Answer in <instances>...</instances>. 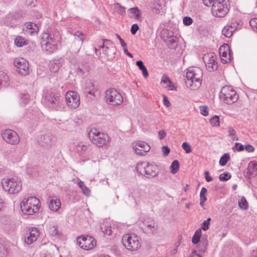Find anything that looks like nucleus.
I'll list each match as a JSON object with an SVG mask.
<instances>
[{
  "mask_svg": "<svg viewBox=\"0 0 257 257\" xmlns=\"http://www.w3.org/2000/svg\"><path fill=\"white\" fill-rule=\"evenodd\" d=\"M164 7L165 2L164 0H156L153 8V12L156 14H159L163 11Z\"/></svg>",
  "mask_w": 257,
  "mask_h": 257,
  "instance_id": "cd10ccee",
  "label": "nucleus"
},
{
  "mask_svg": "<svg viewBox=\"0 0 257 257\" xmlns=\"http://www.w3.org/2000/svg\"><path fill=\"white\" fill-rule=\"evenodd\" d=\"M1 135L4 140L11 145H17L20 142V138L14 131L7 129L2 132Z\"/></svg>",
  "mask_w": 257,
  "mask_h": 257,
  "instance_id": "2eb2a0df",
  "label": "nucleus"
},
{
  "mask_svg": "<svg viewBox=\"0 0 257 257\" xmlns=\"http://www.w3.org/2000/svg\"><path fill=\"white\" fill-rule=\"evenodd\" d=\"M25 26V28L24 30L31 35L36 34L38 32V27L37 25L34 23H26Z\"/></svg>",
  "mask_w": 257,
  "mask_h": 257,
  "instance_id": "bb28decb",
  "label": "nucleus"
},
{
  "mask_svg": "<svg viewBox=\"0 0 257 257\" xmlns=\"http://www.w3.org/2000/svg\"><path fill=\"white\" fill-rule=\"evenodd\" d=\"M39 142L42 146L49 145L51 143V137L48 135H44L41 136Z\"/></svg>",
  "mask_w": 257,
  "mask_h": 257,
  "instance_id": "72a5a7b5",
  "label": "nucleus"
},
{
  "mask_svg": "<svg viewBox=\"0 0 257 257\" xmlns=\"http://www.w3.org/2000/svg\"><path fill=\"white\" fill-rule=\"evenodd\" d=\"M227 26H229V28L232 30L233 32L237 29L239 26V24L236 23L230 22L227 25Z\"/></svg>",
  "mask_w": 257,
  "mask_h": 257,
  "instance_id": "13d9d810",
  "label": "nucleus"
},
{
  "mask_svg": "<svg viewBox=\"0 0 257 257\" xmlns=\"http://www.w3.org/2000/svg\"><path fill=\"white\" fill-rule=\"evenodd\" d=\"M244 149L247 152L250 153L254 151L253 147L250 145H247L244 146Z\"/></svg>",
  "mask_w": 257,
  "mask_h": 257,
  "instance_id": "69168bd1",
  "label": "nucleus"
},
{
  "mask_svg": "<svg viewBox=\"0 0 257 257\" xmlns=\"http://www.w3.org/2000/svg\"><path fill=\"white\" fill-rule=\"evenodd\" d=\"M228 136L231 137L233 140H235L236 136V131L231 126L228 127Z\"/></svg>",
  "mask_w": 257,
  "mask_h": 257,
  "instance_id": "864d4df0",
  "label": "nucleus"
},
{
  "mask_svg": "<svg viewBox=\"0 0 257 257\" xmlns=\"http://www.w3.org/2000/svg\"><path fill=\"white\" fill-rule=\"evenodd\" d=\"M210 122L213 126H218L219 125V116L215 115L212 117Z\"/></svg>",
  "mask_w": 257,
  "mask_h": 257,
  "instance_id": "de8ad7c7",
  "label": "nucleus"
},
{
  "mask_svg": "<svg viewBox=\"0 0 257 257\" xmlns=\"http://www.w3.org/2000/svg\"><path fill=\"white\" fill-rule=\"evenodd\" d=\"M203 59L205 64L206 68L208 71H214L217 69L218 65L216 62V56L214 54H206L203 56Z\"/></svg>",
  "mask_w": 257,
  "mask_h": 257,
  "instance_id": "f3484780",
  "label": "nucleus"
},
{
  "mask_svg": "<svg viewBox=\"0 0 257 257\" xmlns=\"http://www.w3.org/2000/svg\"><path fill=\"white\" fill-rule=\"evenodd\" d=\"M219 0H203L204 4L207 7H212L216 1Z\"/></svg>",
  "mask_w": 257,
  "mask_h": 257,
  "instance_id": "4d7b16f0",
  "label": "nucleus"
},
{
  "mask_svg": "<svg viewBox=\"0 0 257 257\" xmlns=\"http://www.w3.org/2000/svg\"><path fill=\"white\" fill-rule=\"evenodd\" d=\"M151 149L149 145L144 142L139 141L133 147L135 153L140 156H145Z\"/></svg>",
  "mask_w": 257,
  "mask_h": 257,
  "instance_id": "412c9836",
  "label": "nucleus"
},
{
  "mask_svg": "<svg viewBox=\"0 0 257 257\" xmlns=\"http://www.w3.org/2000/svg\"><path fill=\"white\" fill-rule=\"evenodd\" d=\"M101 45L98 46L102 49V54L107 60H111L115 57L116 48L113 43L108 39H103L101 41Z\"/></svg>",
  "mask_w": 257,
  "mask_h": 257,
  "instance_id": "9d476101",
  "label": "nucleus"
},
{
  "mask_svg": "<svg viewBox=\"0 0 257 257\" xmlns=\"http://www.w3.org/2000/svg\"><path fill=\"white\" fill-rule=\"evenodd\" d=\"M8 76L3 72H0V86L7 87L9 85Z\"/></svg>",
  "mask_w": 257,
  "mask_h": 257,
  "instance_id": "2f4dec72",
  "label": "nucleus"
},
{
  "mask_svg": "<svg viewBox=\"0 0 257 257\" xmlns=\"http://www.w3.org/2000/svg\"><path fill=\"white\" fill-rule=\"evenodd\" d=\"M141 228L144 233L152 234L157 230V225L154 220H147L142 222Z\"/></svg>",
  "mask_w": 257,
  "mask_h": 257,
  "instance_id": "6ab92c4d",
  "label": "nucleus"
},
{
  "mask_svg": "<svg viewBox=\"0 0 257 257\" xmlns=\"http://www.w3.org/2000/svg\"><path fill=\"white\" fill-rule=\"evenodd\" d=\"M137 66L142 71L143 75L145 78L148 76L149 74L147 68L144 65L143 62L142 60H139L136 62Z\"/></svg>",
  "mask_w": 257,
  "mask_h": 257,
  "instance_id": "c9c22d12",
  "label": "nucleus"
},
{
  "mask_svg": "<svg viewBox=\"0 0 257 257\" xmlns=\"http://www.w3.org/2000/svg\"><path fill=\"white\" fill-rule=\"evenodd\" d=\"M100 229L105 235H109L111 233V227L108 224H102L100 225Z\"/></svg>",
  "mask_w": 257,
  "mask_h": 257,
  "instance_id": "e433bc0d",
  "label": "nucleus"
},
{
  "mask_svg": "<svg viewBox=\"0 0 257 257\" xmlns=\"http://www.w3.org/2000/svg\"><path fill=\"white\" fill-rule=\"evenodd\" d=\"M7 254L6 247L0 242V257H5Z\"/></svg>",
  "mask_w": 257,
  "mask_h": 257,
  "instance_id": "603ef678",
  "label": "nucleus"
},
{
  "mask_svg": "<svg viewBox=\"0 0 257 257\" xmlns=\"http://www.w3.org/2000/svg\"><path fill=\"white\" fill-rule=\"evenodd\" d=\"M199 243L197 246L199 252L205 253L207 250L208 245L207 235H203L201 237L200 242Z\"/></svg>",
  "mask_w": 257,
  "mask_h": 257,
  "instance_id": "a878e982",
  "label": "nucleus"
},
{
  "mask_svg": "<svg viewBox=\"0 0 257 257\" xmlns=\"http://www.w3.org/2000/svg\"><path fill=\"white\" fill-rule=\"evenodd\" d=\"M137 169L141 174L145 173L147 178L154 177L157 175V167L149 162H140L137 165Z\"/></svg>",
  "mask_w": 257,
  "mask_h": 257,
  "instance_id": "9b49d317",
  "label": "nucleus"
},
{
  "mask_svg": "<svg viewBox=\"0 0 257 257\" xmlns=\"http://www.w3.org/2000/svg\"><path fill=\"white\" fill-rule=\"evenodd\" d=\"M14 44L18 47H22L28 44V41L21 36H17L14 40Z\"/></svg>",
  "mask_w": 257,
  "mask_h": 257,
  "instance_id": "7c9ffc66",
  "label": "nucleus"
},
{
  "mask_svg": "<svg viewBox=\"0 0 257 257\" xmlns=\"http://www.w3.org/2000/svg\"><path fill=\"white\" fill-rule=\"evenodd\" d=\"M202 235V230L201 228L197 229L193 235L192 239V242L193 244H197L200 242Z\"/></svg>",
  "mask_w": 257,
  "mask_h": 257,
  "instance_id": "473e14b6",
  "label": "nucleus"
},
{
  "mask_svg": "<svg viewBox=\"0 0 257 257\" xmlns=\"http://www.w3.org/2000/svg\"><path fill=\"white\" fill-rule=\"evenodd\" d=\"M39 235V231L37 228H29L25 234V242L28 244H31L37 239Z\"/></svg>",
  "mask_w": 257,
  "mask_h": 257,
  "instance_id": "aec40b11",
  "label": "nucleus"
},
{
  "mask_svg": "<svg viewBox=\"0 0 257 257\" xmlns=\"http://www.w3.org/2000/svg\"><path fill=\"white\" fill-rule=\"evenodd\" d=\"M227 0H219L213 5L211 8L212 14L217 17H224L228 12Z\"/></svg>",
  "mask_w": 257,
  "mask_h": 257,
  "instance_id": "f8f14e48",
  "label": "nucleus"
},
{
  "mask_svg": "<svg viewBox=\"0 0 257 257\" xmlns=\"http://www.w3.org/2000/svg\"><path fill=\"white\" fill-rule=\"evenodd\" d=\"M179 167L180 164L179 163V162H172L171 165L170 167V172L172 174H175L177 173V172L178 171Z\"/></svg>",
  "mask_w": 257,
  "mask_h": 257,
  "instance_id": "a19ab883",
  "label": "nucleus"
},
{
  "mask_svg": "<svg viewBox=\"0 0 257 257\" xmlns=\"http://www.w3.org/2000/svg\"><path fill=\"white\" fill-rule=\"evenodd\" d=\"M158 136L159 139L162 140L166 136V133L164 130H161L158 132Z\"/></svg>",
  "mask_w": 257,
  "mask_h": 257,
  "instance_id": "774afa93",
  "label": "nucleus"
},
{
  "mask_svg": "<svg viewBox=\"0 0 257 257\" xmlns=\"http://www.w3.org/2000/svg\"><path fill=\"white\" fill-rule=\"evenodd\" d=\"M21 103L24 105L27 104L30 100L29 95L27 93H23L20 96Z\"/></svg>",
  "mask_w": 257,
  "mask_h": 257,
  "instance_id": "c03bdc74",
  "label": "nucleus"
},
{
  "mask_svg": "<svg viewBox=\"0 0 257 257\" xmlns=\"http://www.w3.org/2000/svg\"><path fill=\"white\" fill-rule=\"evenodd\" d=\"M238 205L241 209L246 210L248 207V203L244 197H242L239 200Z\"/></svg>",
  "mask_w": 257,
  "mask_h": 257,
  "instance_id": "ea45409f",
  "label": "nucleus"
},
{
  "mask_svg": "<svg viewBox=\"0 0 257 257\" xmlns=\"http://www.w3.org/2000/svg\"><path fill=\"white\" fill-rule=\"evenodd\" d=\"M247 170L252 175H257V162H250L248 165Z\"/></svg>",
  "mask_w": 257,
  "mask_h": 257,
  "instance_id": "f704fd0d",
  "label": "nucleus"
},
{
  "mask_svg": "<svg viewBox=\"0 0 257 257\" xmlns=\"http://www.w3.org/2000/svg\"><path fill=\"white\" fill-rule=\"evenodd\" d=\"M24 15V13L21 10L9 13L5 16L4 23L9 27H14L17 25L18 20L23 18Z\"/></svg>",
  "mask_w": 257,
  "mask_h": 257,
  "instance_id": "dca6fc26",
  "label": "nucleus"
},
{
  "mask_svg": "<svg viewBox=\"0 0 257 257\" xmlns=\"http://www.w3.org/2000/svg\"><path fill=\"white\" fill-rule=\"evenodd\" d=\"M232 149L234 152L238 151H242L244 150V146L239 143H235V146L232 148Z\"/></svg>",
  "mask_w": 257,
  "mask_h": 257,
  "instance_id": "8fccbe9b",
  "label": "nucleus"
},
{
  "mask_svg": "<svg viewBox=\"0 0 257 257\" xmlns=\"http://www.w3.org/2000/svg\"><path fill=\"white\" fill-rule=\"evenodd\" d=\"M2 185L4 189L10 194L17 193L22 189L21 181L17 177L4 178Z\"/></svg>",
  "mask_w": 257,
  "mask_h": 257,
  "instance_id": "0eeeda50",
  "label": "nucleus"
},
{
  "mask_svg": "<svg viewBox=\"0 0 257 257\" xmlns=\"http://www.w3.org/2000/svg\"><path fill=\"white\" fill-rule=\"evenodd\" d=\"M88 137L90 142L99 148L107 146L109 141L108 135L99 130L92 128L88 133Z\"/></svg>",
  "mask_w": 257,
  "mask_h": 257,
  "instance_id": "7ed1b4c3",
  "label": "nucleus"
},
{
  "mask_svg": "<svg viewBox=\"0 0 257 257\" xmlns=\"http://www.w3.org/2000/svg\"><path fill=\"white\" fill-rule=\"evenodd\" d=\"M161 82L165 85L164 86L167 88L168 90H174L175 89V86L167 75H163L162 76Z\"/></svg>",
  "mask_w": 257,
  "mask_h": 257,
  "instance_id": "c756f323",
  "label": "nucleus"
},
{
  "mask_svg": "<svg viewBox=\"0 0 257 257\" xmlns=\"http://www.w3.org/2000/svg\"><path fill=\"white\" fill-rule=\"evenodd\" d=\"M162 151L164 156H167L170 152V149L167 146H163Z\"/></svg>",
  "mask_w": 257,
  "mask_h": 257,
  "instance_id": "338daca9",
  "label": "nucleus"
},
{
  "mask_svg": "<svg viewBox=\"0 0 257 257\" xmlns=\"http://www.w3.org/2000/svg\"><path fill=\"white\" fill-rule=\"evenodd\" d=\"M183 24H184V25L190 26V25H191L192 24L193 20L191 17L186 16V17H184V18L183 19Z\"/></svg>",
  "mask_w": 257,
  "mask_h": 257,
  "instance_id": "5fc2aeb1",
  "label": "nucleus"
},
{
  "mask_svg": "<svg viewBox=\"0 0 257 257\" xmlns=\"http://www.w3.org/2000/svg\"><path fill=\"white\" fill-rule=\"evenodd\" d=\"M40 201L35 197H30L26 201L23 200L21 204V209L23 213L32 215L38 212L40 208Z\"/></svg>",
  "mask_w": 257,
  "mask_h": 257,
  "instance_id": "39448f33",
  "label": "nucleus"
},
{
  "mask_svg": "<svg viewBox=\"0 0 257 257\" xmlns=\"http://www.w3.org/2000/svg\"><path fill=\"white\" fill-rule=\"evenodd\" d=\"M17 68V71L22 75L25 76L29 73V64L28 61L23 58L16 59L14 62Z\"/></svg>",
  "mask_w": 257,
  "mask_h": 257,
  "instance_id": "a211bd4d",
  "label": "nucleus"
},
{
  "mask_svg": "<svg viewBox=\"0 0 257 257\" xmlns=\"http://www.w3.org/2000/svg\"><path fill=\"white\" fill-rule=\"evenodd\" d=\"M210 220V218H208L206 220H204L202 223L201 229H203L204 231L208 229Z\"/></svg>",
  "mask_w": 257,
  "mask_h": 257,
  "instance_id": "09e8293b",
  "label": "nucleus"
},
{
  "mask_svg": "<svg viewBox=\"0 0 257 257\" xmlns=\"http://www.w3.org/2000/svg\"><path fill=\"white\" fill-rule=\"evenodd\" d=\"M78 184L79 187L81 189L83 193L86 196H89L90 194V190L85 185L84 182L82 181H79Z\"/></svg>",
  "mask_w": 257,
  "mask_h": 257,
  "instance_id": "4c0bfd02",
  "label": "nucleus"
},
{
  "mask_svg": "<svg viewBox=\"0 0 257 257\" xmlns=\"http://www.w3.org/2000/svg\"><path fill=\"white\" fill-rule=\"evenodd\" d=\"M49 232L53 236H59L60 234L57 226H53L49 228Z\"/></svg>",
  "mask_w": 257,
  "mask_h": 257,
  "instance_id": "37998d69",
  "label": "nucleus"
},
{
  "mask_svg": "<svg viewBox=\"0 0 257 257\" xmlns=\"http://www.w3.org/2000/svg\"><path fill=\"white\" fill-rule=\"evenodd\" d=\"M121 241L124 247L130 251L137 250L141 246L140 238L133 233L124 234L122 237Z\"/></svg>",
  "mask_w": 257,
  "mask_h": 257,
  "instance_id": "423d86ee",
  "label": "nucleus"
},
{
  "mask_svg": "<svg viewBox=\"0 0 257 257\" xmlns=\"http://www.w3.org/2000/svg\"><path fill=\"white\" fill-rule=\"evenodd\" d=\"M222 33L226 37L230 38L233 33L232 30L229 28V26L226 25L222 30Z\"/></svg>",
  "mask_w": 257,
  "mask_h": 257,
  "instance_id": "79ce46f5",
  "label": "nucleus"
},
{
  "mask_svg": "<svg viewBox=\"0 0 257 257\" xmlns=\"http://www.w3.org/2000/svg\"><path fill=\"white\" fill-rule=\"evenodd\" d=\"M249 24L252 29L254 31L257 32V18L251 19L249 21Z\"/></svg>",
  "mask_w": 257,
  "mask_h": 257,
  "instance_id": "3c124183",
  "label": "nucleus"
},
{
  "mask_svg": "<svg viewBox=\"0 0 257 257\" xmlns=\"http://www.w3.org/2000/svg\"><path fill=\"white\" fill-rule=\"evenodd\" d=\"M97 89L95 87L94 83L91 80H87L85 83V93L94 95Z\"/></svg>",
  "mask_w": 257,
  "mask_h": 257,
  "instance_id": "c85d7f7f",
  "label": "nucleus"
},
{
  "mask_svg": "<svg viewBox=\"0 0 257 257\" xmlns=\"http://www.w3.org/2000/svg\"><path fill=\"white\" fill-rule=\"evenodd\" d=\"M59 37L57 32L51 31L44 32L41 35V47L43 51L48 54L54 53L58 49Z\"/></svg>",
  "mask_w": 257,
  "mask_h": 257,
  "instance_id": "f257e3e1",
  "label": "nucleus"
},
{
  "mask_svg": "<svg viewBox=\"0 0 257 257\" xmlns=\"http://www.w3.org/2000/svg\"><path fill=\"white\" fill-rule=\"evenodd\" d=\"M219 54L223 63H228L231 61V54L227 44L222 46L219 48Z\"/></svg>",
  "mask_w": 257,
  "mask_h": 257,
  "instance_id": "4be33fe9",
  "label": "nucleus"
},
{
  "mask_svg": "<svg viewBox=\"0 0 257 257\" xmlns=\"http://www.w3.org/2000/svg\"><path fill=\"white\" fill-rule=\"evenodd\" d=\"M106 102L112 105H118L123 102L121 94L116 89L112 88L107 89L105 92Z\"/></svg>",
  "mask_w": 257,
  "mask_h": 257,
  "instance_id": "1a4fd4ad",
  "label": "nucleus"
},
{
  "mask_svg": "<svg viewBox=\"0 0 257 257\" xmlns=\"http://www.w3.org/2000/svg\"><path fill=\"white\" fill-rule=\"evenodd\" d=\"M128 16L131 18H133L140 21H142L143 17L142 15L141 11L138 7H134L129 9L127 10Z\"/></svg>",
  "mask_w": 257,
  "mask_h": 257,
  "instance_id": "393cba45",
  "label": "nucleus"
},
{
  "mask_svg": "<svg viewBox=\"0 0 257 257\" xmlns=\"http://www.w3.org/2000/svg\"><path fill=\"white\" fill-rule=\"evenodd\" d=\"M203 76V71L199 67L188 69L186 73V85L192 90H196L200 87Z\"/></svg>",
  "mask_w": 257,
  "mask_h": 257,
  "instance_id": "f03ea898",
  "label": "nucleus"
},
{
  "mask_svg": "<svg viewBox=\"0 0 257 257\" xmlns=\"http://www.w3.org/2000/svg\"><path fill=\"white\" fill-rule=\"evenodd\" d=\"M43 97L45 103L51 105L55 110H62L63 109L59 93L52 91L47 92L44 93Z\"/></svg>",
  "mask_w": 257,
  "mask_h": 257,
  "instance_id": "6e6552de",
  "label": "nucleus"
},
{
  "mask_svg": "<svg viewBox=\"0 0 257 257\" xmlns=\"http://www.w3.org/2000/svg\"><path fill=\"white\" fill-rule=\"evenodd\" d=\"M230 159V155L228 153L224 154L222 157H220L219 161H229Z\"/></svg>",
  "mask_w": 257,
  "mask_h": 257,
  "instance_id": "0e129e2a",
  "label": "nucleus"
},
{
  "mask_svg": "<svg viewBox=\"0 0 257 257\" xmlns=\"http://www.w3.org/2000/svg\"><path fill=\"white\" fill-rule=\"evenodd\" d=\"M139 29V26L137 24H133L131 28V32L133 35H135L136 34L137 32L138 31Z\"/></svg>",
  "mask_w": 257,
  "mask_h": 257,
  "instance_id": "680f3d73",
  "label": "nucleus"
},
{
  "mask_svg": "<svg viewBox=\"0 0 257 257\" xmlns=\"http://www.w3.org/2000/svg\"><path fill=\"white\" fill-rule=\"evenodd\" d=\"M177 41L178 39L176 37H171L169 39L168 44L170 46L172 47L174 44L177 43Z\"/></svg>",
  "mask_w": 257,
  "mask_h": 257,
  "instance_id": "052dcab7",
  "label": "nucleus"
},
{
  "mask_svg": "<svg viewBox=\"0 0 257 257\" xmlns=\"http://www.w3.org/2000/svg\"><path fill=\"white\" fill-rule=\"evenodd\" d=\"M219 96L223 102L228 105L235 103L238 99L236 92L231 86L227 85L222 87Z\"/></svg>",
  "mask_w": 257,
  "mask_h": 257,
  "instance_id": "20e7f679",
  "label": "nucleus"
},
{
  "mask_svg": "<svg viewBox=\"0 0 257 257\" xmlns=\"http://www.w3.org/2000/svg\"><path fill=\"white\" fill-rule=\"evenodd\" d=\"M200 113L204 116H207L208 114L207 107L205 106H202L200 108Z\"/></svg>",
  "mask_w": 257,
  "mask_h": 257,
  "instance_id": "e2e57ef3",
  "label": "nucleus"
},
{
  "mask_svg": "<svg viewBox=\"0 0 257 257\" xmlns=\"http://www.w3.org/2000/svg\"><path fill=\"white\" fill-rule=\"evenodd\" d=\"M114 8L119 14L123 15L125 14V8L121 6L119 4L115 3L114 4Z\"/></svg>",
  "mask_w": 257,
  "mask_h": 257,
  "instance_id": "a18cd8bd",
  "label": "nucleus"
},
{
  "mask_svg": "<svg viewBox=\"0 0 257 257\" xmlns=\"http://www.w3.org/2000/svg\"><path fill=\"white\" fill-rule=\"evenodd\" d=\"M231 178V175L229 173L225 172L219 175V179L221 181H226Z\"/></svg>",
  "mask_w": 257,
  "mask_h": 257,
  "instance_id": "49530a36",
  "label": "nucleus"
},
{
  "mask_svg": "<svg viewBox=\"0 0 257 257\" xmlns=\"http://www.w3.org/2000/svg\"><path fill=\"white\" fill-rule=\"evenodd\" d=\"M89 147L90 145L88 143H74L70 149L79 155H82L89 149Z\"/></svg>",
  "mask_w": 257,
  "mask_h": 257,
  "instance_id": "5701e85b",
  "label": "nucleus"
},
{
  "mask_svg": "<svg viewBox=\"0 0 257 257\" xmlns=\"http://www.w3.org/2000/svg\"><path fill=\"white\" fill-rule=\"evenodd\" d=\"M207 200V197L205 196V194L200 193V205L201 206H203L204 202Z\"/></svg>",
  "mask_w": 257,
  "mask_h": 257,
  "instance_id": "bf43d9fd",
  "label": "nucleus"
},
{
  "mask_svg": "<svg viewBox=\"0 0 257 257\" xmlns=\"http://www.w3.org/2000/svg\"><path fill=\"white\" fill-rule=\"evenodd\" d=\"M77 242L79 246L84 250H90L96 245V240L94 238L87 235L78 237Z\"/></svg>",
  "mask_w": 257,
  "mask_h": 257,
  "instance_id": "ddd939ff",
  "label": "nucleus"
},
{
  "mask_svg": "<svg viewBox=\"0 0 257 257\" xmlns=\"http://www.w3.org/2000/svg\"><path fill=\"white\" fill-rule=\"evenodd\" d=\"M182 148L185 151L186 153H189L191 151L190 145L187 142H184L182 144Z\"/></svg>",
  "mask_w": 257,
  "mask_h": 257,
  "instance_id": "6e6d98bb",
  "label": "nucleus"
},
{
  "mask_svg": "<svg viewBox=\"0 0 257 257\" xmlns=\"http://www.w3.org/2000/svg\"><path fill=\"white\" fill-rule=\"evenodd\" d=\"M48 204L49 209L53 211H57L60 206L61 202L59 199L53 197H49L48 199Z\"/></svg>",
  "mask_w": 257,
  "mask_h": 257,
  "instance_id": "b1692460",
  "label": "nucleus"
},
{
  "mask_svg": "<svg viewBox=\"0 0 257 257\" xmlns=\"http://www.w3.org/2000/svg\"><path fill=\"white\" fill-rule=\"evenodd\" d=\"M67 105L71 108H76L80 104V96L75 91H69L65 95Z\"/></svg>",
  "mask_w": 257,
  "mask_h": 257,
  "instance_id": "4468645a",
  "label": "nucleus"
},
{
  "mask_svg": "<svg viewBox=\"0 0 257 257\" xmlns=\"http://www.w3.org/2000/svg\"><path fill=\"white\" fill-rule=\"evenodd\" d=\"M60 63L58 61H53L50 64L49 68L52 72H56L59 69Z\"/></svg>",
  "mask_w": 257,
  "mask_h": 257,
  "instance_id": "58836bf2",
  "label": "nucleus"
}]
</instances>
